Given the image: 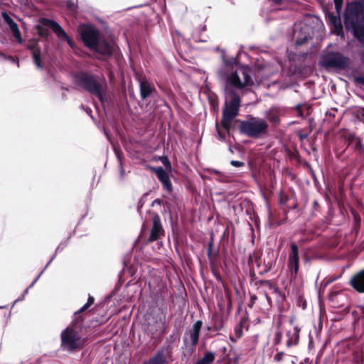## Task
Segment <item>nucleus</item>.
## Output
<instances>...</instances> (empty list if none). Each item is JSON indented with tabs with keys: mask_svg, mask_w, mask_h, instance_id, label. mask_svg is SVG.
Returning a JSON list of instances; mask_svg holds the SVG:
<instances>
[{
	"mask_svg": "<svg viewBox=\"0 0 364 364\" xmlns=\"http://www.w3.org/2000/svg\"><path fill=\"white\" fill-rule=\"evenodd\" d=\"M345 26L360 42L364 41V3L353 1L348 4L345 11Z\"/></svg>",
	"mask_w": 364,
	"mask_h": 364,
	"instance_id": "f03ea898",
	"label": "nucleus"
},
{
	"mask_svg": "<svg viewBox=\"0 0 364 364\" xmlns=\"http://www.w3.org/2000/svg\"><path fill=\"white\" fill-rule=\"evenodd\" d=\"M335 8L338 14H339L342 9L343 0H334Z\"/></svg>",
	"mask_w": 364,
	"mask_h": 364,
	"instance_id": "cd10ccee",
	"label": "nucleus"
},
{
	"mask_svg": "<svg viewBox=\"0 0 364 364\" xmlns=\"http://www.w3.org/2000/svg\"><path fill=\"white\" fill-rule=\"evenodd\" d=\"M173 347L170 343L165 344L159 350L154 356L149 360L145 361L144 364H165L167 359H171Z\"/></svg>",
	"mask_w": 364,
	"mask_h": 364,
	"instance_id": "6e6552de",
	"label": "nucleus"
},
{
	"mask_svg": "<svg viewBox=\"0 0 364 364\" xmlns=\"http://www.w3.org/2000/svg\"><path fill=\"white\" fill-rule=\"evenodd\" d=\"M121 174L122 176L124 175V171L123 168H122V170H121Z\"/></svg>",
	"mask_w": 364,
	"mask_h": 364,
	"instance_id": "4c0bfd02",
	"label": "nucleus"
},
{
	"mask_svg": "<svg viewBox=\"0 0 364 364\" xmlns=\"http://www.w3.org/2000/svg\"><path fill=\"white\" fill-rule=\"evenodd\" d=\"M224 68L219 72L220 77L225 80V104L223 110L222 125L228 131L232 127V120L237 116L240 100L232 87L243 89L254 83L252 71L247 66L238 68L235 61L225 60Z\"/></svg>",
	"mask_w": 364,
	"mask_h": 364,
	"instance_id": "f257e3e1",
	"label": "nucleus"
},
{
	"mask_svg": "<svg viewBox=\"0 0 364 364\" xmlns=\"http://www.w3.org/2000/svg\"><path fill=\"white\" fill-rule=\"evenodd\" d=\"M289 322H290V324H291V325H292V324H293V323H294V318H291L290 319Z\"/></svg>",
	"mask_w": 364,
	"mask_h": 364,
	"instance_id": "e433bc0d",
	"label": "nucleus"
},
{
	"mask_svg": "<svg viewBox=\"0 0 364 364\" xmlns=\"http://www.w3.org/2000/svg\"><path fill=\"white\" fill-rule=\"evenodd\" d=\"M0 58H6V56L3 53H0Z\"/></svg>",
	"mask_w": 364,
	"mask_h": 364,
	"instance_id": "c9c22d12",
	"label": "nucleus"
},
{
	"mask_svg": "<svg viewBox=\"0 0 364 364\" xmlns=\"http://www.w3.org/2000/svg\"><path fill=\"white\" fill-rule=\"evenodd\" d=\"M154 90V86L147 80L140 81V95L143 100L150 96Z\"/></svg>",
	"mask_w": 364,
	"mask_h": 364,
	"instance_id": "6ab92c4d",
	"label": "nucleus"
},
{
	"mask_svg": "<svg viewBox=\"0 0 364 364\" xmlns=\"http://www.w3.org/2000/svg\"><path fill=\"white\" fill-rule=\"evenodd\" d=\"M215 359V354L211 352H208L200 360H198L196 364H210L213 362Z\"/></svg>",
	"mask_w": 364,
	"mask_h": 364,
	"instance_id": "5701e85b",
	"label": "nucleus"
},
{
	"mask_svg": "<svg viewBox=\"0 0 364 364\" xmlns=\"http://www.w3.org/2000/svg\"><path fill=\"white\" fill-rule=\"evenodd\" d=\"M300 328L298 326H294L292 330H289L287 333L288 338L287 341V347L295 346L299 343Z\"/></svg>",
	"mask_w": 364,
	"mask_h": 364,
	"instance_id": "a211bd4d",
	"label": "nucleus"
},
{
	"mask_svg": "<svg viewBox=\"0 0 364 364\" xmlns=\"http://www.w3.org/2000/svg\"><path fill=\"white\" fill-rule=\"evenodd\" d=\"M53 257H52V258L50 259V261H49V262L47 263V264L46 265L45 268L41 271V272L38 274V276L36 278V279H35V280L31 283V284L28 287V288H27V289L25 290V291H24V293H23V296H22V297H21V298H20L18 300H22V299H23V297L25 296V295L28 294V289H29L30 288H31V287H33V285H34V284H35V283L38 281V279L40 278V277L41 276V274H43V272H44V270H45V269L48 267V266L50 264V262H51V261L53 260Z\"/></svg>",
	"mask_w": 364,
	"mask_h": 364,
	"instance_id": "a878e982",
	"label": "nucleus"
},
{
	"mask_svg": "<svg viewBox=\"0 0 364 364\" xmlns=\"http://www.w3.org/2000/svg\"><path fill=\"white\" fill-rule=\"evenodd\" d=\"M283 356H284V353L283 352H278L277 353H276V355H274V360L276 361H280L282 360L283 358Z\"/></svg>",
	"mask_w": 364,
	"mask_h": 364,
	"instance_id": "c756f323",
	"label": "nucleus"
},
{
	"mask_svg": "<svg viewBox=\"0 0 364 364\" xmlns=\"http://www.w3.org/2000/svg\"><path fill=\"white\" fill-rule=\"evenodd\" d=\"M80 38L85 46L103 57H109L114 51V46L100 38L99 31L90 25H82L78 28Z\"/></svg>",
	"mask_w": 364,
	"mask_h": 364,
	"instance_id": "7ed1b4c3",
	"label": "nucleus"
},
{
	"mask_svg": "<svg viewBox=\"0 0 364 364\" xmlns=\"http://www.w3.org/2000/svg\"><path fill=\"white\" fill-rule=\"evenodd\" d=\"M350 284L358 292L364 293V269L352 277Z\"/></svg>",
	"mask_w": 364,
	"mask_h": 364,
	"instance_id": "2eb2a0df",
	"label": "nucleus"
},
{
	"mask_svg": "<svg viewBox=\"0 0 364 364\" xmlns=\"http://www.w3.org/2000/svg\"><path fill=\"white\" fill-rule=\"evenodd\" d=\"M163 163L166 166H170V162L168 161L167 158H166L164 160H163Z\"/></svg>",
	"mask_w": 364,
	"mask_h": 364,
	"instance_id": "7c9ffc66",
	"label": "nucleus"
},
{
	"mask_svg": "<svg viewBox=\"0 0 364 364\" xmlns=\"http://www.w3.org/2000/svg\"><path fill=\"white\" fill-rule=\"evenodd\" d=\"M2 17H3L4 20L5 21V22L9 26L11 31L12 32L14 36L17 40V41L19 43H22L23 40H22L21 31L18 28V25L14 22V21L11 18V17H10V16L6 13L4 12L2 14Z\"/></svg>",
	"mask_w": 364,
	"mask_h": 364,
	"instance_id": "ddd939ff",
	"label": "nucleus"
},
{
	"mask_svg": "<svg viewBox=\"0 0 364 364\" xmlns=\"http://www.w3.org/2000/svg\"><path fill=\"white\" fill-rule=\"evenodd\" d=\"M94 303V298L92 297V296H89L88 298V300L87 301V303L82 306L80 310H78L77 311H76L74 314V320H73V323H82V316L80 315V314L81 312H83L85 311V310H87L92 304Z\"/></svg>",
	"mask_w": 364,
	"mask_h": 364,
	"instance_id": "aec40b11",
	"label": "nucleus"
},
{
	"mask_svg": "<svg viewBox=\"0 0 364 364\" xmlns=\"http://www.w3.org/2000/svg\"><path fill=\"white\" fill-rule=\"evenodd\" d=\"M18 3L21 4H26L28 2V0H16Z\"/></svg>",
	"mask_w": 364,
	"mask_h": 364,
	"instance_id": "2f4dec72",
	"label": "nucleus"
},
{
	"mask_svg": "<svg viewBox=\"0 0 364 364\" xmlns=\"http://www.w3.org/2000/svg\"><path fill=\"white\" fill-rule=\"evenodd\" d=\"M218 134H219V136H220V137L221 139H225V136H224V135H223L220 132H218Z\"/></svg>",
	"mask_w": 364,
	"mask_h": 364,
	"instance_id": "f704fd0d",
	"label": "nucleus"
},
{
	"mask_svg": "<svg viewBox=\"0 0 364 364\" xmlns=\"http://www.w3.org/2000/svg\"><path fill=\"white\" fill-rule=\"evenodd\" d=\"M28 49L32 51L33 58L35 64L38 68H42V64L41 62V50L36 41L33 40L28 42L27 45Z\"/></svg>",
	"mask_w": 364,
	"mask_h": 364,
	"instance_id": "f3484780",
	"label": "nucleus"
},
{
	"mask_svg": "<svg viewBox=\"0 0 364 364\" xmlns=\"http://www.w3.org/2000/svg\"><path fill=\"white\" fill-rule=\"evenodd\" d=\"M288 259H299V247L295 242L291 244V252L289 255Z\"/></svg>",
	"mask_w": 364,
	"mask_h": 364,
	"instance_id": "b1692460",
	"label": "nucleus"
},
{
	"mask_svg": "<svg viewBox=\"0 0 364 364\" xmlns=\"http://www.w3.org/2000/svg\"><path fill=\"white\" fill-rule=\"evenodd\" d=\"M282 332L278 329L275 332L274 337V344H279L282 341Z\"/></svg>",
	"mask_w": 364,
	"mask_h": 364,
	"instance_id": "bb28decb",
	"label": "nucleus"
},
{
	"mask_svg": "<svg viewBox=\"0 0 364 364\" xmlns=\"http://www.w3.org/2000/svg\"><path fill=\"white\" fill-rule=\"evenodd\" d=\"M9 58L10 60H11L12 61H14V62L15 61V59H14L13 57H9Z\"/></svg>",
	"mask_w": 364,
	"mask_h": 364,
	"instance_id": "58836bf2",
	"label": "nucleus"
},
{
	"mask_svg": "<svg viewBox=\"0 0 364 364\" xmlns=\"http://www.w3.org/2000/svg\"><path fill=\"white\" fill-rule=\"evenodd\" d=\"M163 232L164 230L161 223L160 217L158 215H154L153 218V226L151 230L149 240L154 241L158 240Z\"/></svg>",
	"mask_w": 364,
	"mask_h": 364,
	"instance_id": "4468645a",
	"label": "nucleus"
},
{
	"mask_svg": "<svg viewBox=\"0 0 364 364\" xmlns=\"http://www.w3.org/2000/svg\"><path fill=\"white\" fill-rule=\"evenodd\" d=\"M203 326V322L200 320L197 321L193 325L191 329L187 331L185 333L184 341H186V336H188L189 339L191 342V345L193 348L196 347L198 342L200 329Z\"/></svg>",
	"mask_w": 364,
	"mask_h": 364,
	"instance_id": "9d476101",
	"label": "nucleus"
},
{
	"mask_svg": "<svg viewBox=\"0 0 364 364\" xmlns=\"http://www.w3.org/2000/svg\"><path fill=\"white\" fill-rule=\"evenodd\" d=\"M230 164L233 166H235V167H242L244 166V163L242 162V161H235V160H232L230 161Z\"/></svg>",
	"mask_w": 364,
	"mask_h": 364,
	"instance_id": "c85d7f7f",
	"label": "nucleus"
},
{
	"mask_svg": "<svg viewBox=\"0 0 364 364\" xmlns=\"http://www.w3.org/2000/svg\"><path fill=\"white\" fill-rule=\"evenodd\" d=\"M81 323H74L73 326L66 328L61 333V347L67 350H74L80 348L84 344L79 333L75 330L76 326Z\"/></svg>",
	"mask_w": 364,
	"mask_h": 364,
	"instance_id": "0eeeda50",
	"label": "nucleus"
},
{
	"mask_svg": "<svg viewBox=\"0 0 364 364\" xmlns=\"http://www.w3.org/2000/svg\"><path fill=\"white\" fill-rule=\"evenodd\" d=\"M1 308V306H0V309Z\"/></svg>",
	"mask_w": 364,
	"mask_h": 364,
	"instance_id": "ea45409f",
	"label": "nucleus"
},
{
	"mask_svg": "<svg viewBox=\"0 0 364 364\" xmlns=\"http://www.w3.org/2000/svg\"><path fill=\"white\" fill-rule=\"evenodd\" d=\"M76 81L79 86L97 96L100 101H103V92L106 87L104 80H99L92 75L81 74L77 77Z\"/></svg>",
	"mask_w": 364,
	"mask_h": 364,
	"instance_id": "423d86ee",
	"label": "nucleus"
},
{
	"mask_svg": "<svg viewBox=\"0 0 364 364\" xmlns=\"http://www.w3.org/2000/svg\"><path fill=\"white\" fill-rule=\"evenodd\" d=\"M287 267L291 277L296 278L299 268V259H288Z\"/></svg>",
	"mask_w": 364,
	"mask_h": 364,
	"instance_id": "412c9836",
	"label": "nucleus"
},
{
	"mask_svg": "<svg viewBox=\"0 0 364 364\" xmlns=\"http://www.w3.org/2000/svg\"><path fill=\"white\" fill-rule=\"evenodd\" d=\"M42 22L44 25L50 28L54 31V33L56 34V36H58V38L60 40L66 41L67 43H68V45L71 48H73L74 45H73V41L69 38V36L67 35V33L64 31V29L60 26L59 23H58L57 22H55L54 21H52L50 19H46V18H43L42 20Z\"/></svg>",
	"mask_w": 364,
	"mask_h": 364,
	"instance_id": "1a4fd4ad",
	"label": "nucleus"
},
{
	"mask_svg": "<svg viewBox=\"0 0 364 364\" xmlns=\"http://www.w3.org/2000/svg\"><path fill=\"white\" fill-rule=\"evenodd\" d=\"M268 123L264 119L250 117L240 125V132L252 138H260L268 132Z\"/></svg>",
	"mask_w": 364,
	"mask_h": 364,
	"instance_id": "20e7f679",
	"label": "nucleus"
},
{
	"mask_svg": "<svg viewBox=\"0 0 364 364\" xmlns=\"http://www.w3.org/2000/svg\"><path fill=\"white\" fill-rule=\"evenodd\" d=\"M350 63V59L339 52H328L323 54L319 60L321 67L327 70H343Z\"/></svg>",
	"mask_w": 364,
	"mask_h": 364,
	"instance_id": "39448f33",
	"label": "nucleus"
},
{
	"mask_svg": "<svg viewBox=\"0 0 364 364\" xmlns=\"http://www.w3.org/2000/svg\"><path fill=\"white\" fill-rule=\"evenodd\" d=\"M242 325L241 323L237 324L234 328V335L230 338L232 342H236L242 336Z\"/></svg>",
	"mask_w": 364,
	"mask_h": 364,
	"instance_id": "4be33fe9",
	"label": "nucleus"
},
{
	"mask_svg": "<svg viewBox=\"0 0 364 364\" xmlns=\"http://www.w3.org/2000/svg\"><path fill=\"white\" fill-rule=\"evenodd\" d=\"M2 17H3L4 20L5 21V22L9 26L11 31L12 32L14 36L17 40V41L19 43H22L23 40H22L21 31L18 28V25L14 22V21L11 18V17H10V16L6 13L4 12L2 14Z\"/></svg>",
	"mask_w": 364,
	"mask_h": 364,
	"instance_id": "f8f14e48",
	"label": "nucleus"
},
{
	"mask_svg": "<svg viewBox=\"0 0 364 364\" xmlns=\"http://www.w3.org/2000/svg\"><path fill=\"white\" fill-rule=\"evenodd\" d=\"M155 173L164 188L168 192L172 191V184L167 172L161 167L155 169Z\"/></svg>",
	"mask_w": 364,
	"mask_h": 364,
	"instance_id": "dca6fc26",
	"label": "nucleus"
},
{
	"mask_svg": "<svg viewBox=\"0 0 364 364\" xmlns=\"http://www.w3.org/2000/svg\"><path fill=\"white\" fill-rule=\"evenodd\" d=\"M332 21V23L333 24V27H334V31L336 33V35L338 36H340V35H343V26H342V23L341 22V20L338 19H331Z\"/></svg>",
	"mask_w": 364,
	"mask_h": 364,
	"instance_id": "393cba45",
	"label": "nucleus"
},
{
	"mask_svg": "<svg viewBox=\"0 0 364 364\" xmlns=\"http://www.w3.org/2000/svg\"><path fill=\"white\" fill-rule=\"evenodd\" d=\"M360 82L364 85V75L360 78Z\"/></svg>",
	"mask_w": 364,
	"mask_h": 364,
	"instance_id": "473e14b6",
	"label": "nucleus"
},
{
	"mask_svg": "<svg viewBox=\"0 0 364 364\" xmlns=\"http://www.w3.org/2000/svg\"><path fill=\"white\" fill-rule=\"evenodd\" d=\"M282 114L283 111L280 107H272L265 112L264 116L274 126H277L280 122V117Z\"/></svg>",
	"mask_w": 364,
	"mask_h": 364,
	"instance_id": "9b49d317",
	"label": "nucleus"
},
{
	"mask_svg": "<svg viewBox=\"0 0 364 364\" xmlns=\"http://www.w3.org/2000/svg\"><path fill=\"white\" fill-rule=\"evenodd\" d=\"M265 296H266L267 300V301H268V302L269 303L271 299H270L269 296H268V294H265Z\"/></svg>",
	"mask_w": 364,
	"mask_h": 364,
	"instance_id": "72a5a7b5",
	"label": "nucleus"
}]
</instances>
